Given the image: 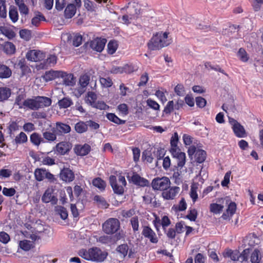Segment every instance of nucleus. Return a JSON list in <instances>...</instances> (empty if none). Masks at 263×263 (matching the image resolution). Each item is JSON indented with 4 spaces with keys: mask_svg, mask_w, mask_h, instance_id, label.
Segmentation results:
<instances>
[{
    "mask_svg": "<svg viewBox=\"0 0 263 263\" xmlns=\"http://www.w3.org/2000/svg\"><path fill=\"white\" fill-rule=\"evenodd\" d=\"M107 253L102 251L100 249L95 247L88 250L82 249L79 251V255L87 260L102 262L107 256Z\"/></svg>",
    "mask_w": 263,
    "mask_h": 263,
    "instance_id": "f257e3e1",
    "label": "nucleus"
},
{
    "mask_svg": "<svg viewBox=\"0 0 263 263\" xmlns=\"http://www.w3.org/2000/svg\"><path fill=\"white\" fill-rule=\"evenodd\" d=\"M167 32H158L156 33L148 43V49L151 50H159L170 44L171 41L168 39Z\"/></svg>",
    "mask_w": 263,
    "mask_h": 263,
    "instance_id": "f03ea898",
    "label": "nucleus"
},
{
    "mask_svg": "<svg viewBox=\"0 0 263 263\" xmlns=\"http://www.w3.org/2000/svg\"><path fill=\"white\" fill-rule=\"evenodd\" d=\"M51 100L46 97H37L34 99H28L24 101L25 108L31 110H37L39 108L49 106Z\"/></svg>",
    "mask_w": 263,
    "mask_h": 263,
    "instance_id": "7ed1b4c3",
    "label": "nucleus"
},
{
    "mask_svg": "<svg viewBox=\"0 0 263 263\" xmlns=\"http://www.w3.org/2000/svg\"><path fill=\"white\" fill-rule=\"evenodd\" d=\"M120 228V221L117 218H109L102 225L103 232L108 235L115 234Z\"/></svg>",
    "mask_w": 263,
    "mask_h": 263,
    "instance_id": "20e7f679",
    "label": "nucleus"
},
{
    "mask_svg": "<svg viewBox=\"0 0 263 263\" xmlns=\"http://www.w3.org/2000/svg\"><path fill=\"white\" fill-rule=\"evenodd\" d=\"M118 181L121 184V185H118L117 184V179L115 176L111 175L109 177V182L115 193L121 195L124 192L123 186L126 185V181L124 177L122 176H120L119 177Z\"/></svg>",
    "mask_w": 263,
    "mask_h": 263,
    "instance_id": "39448f33",
    "label": "nucleus"
},
{
    "mask_svg": "<svg viewBox=\"0 0 263 263\" xmlns=\"http://www.w3.org/2000/svg\"><path fill=\"white\" fill-rule=\"evenodd\" d=\"M170 181L167 177L156 178L153 180L152 186L155 190L164 191L170 187Z\"/></svg>",
    "mask_w": 263,
    "mask_h": 263,
    "instance_id": "423d86ee",
    "label": "nucleus"
},
{
    "mask_svg": "<svg viewBox=\"0 0 263 263\" xmlns=\"http://www.w3.org/2000/svg\"><path fill=\"white\" fill-rule=\"evenodd\" d=\"M62 37L65 42L70 45L75 47H78L82 42V36L79 33H65L63 35Z\"/></svg>",
    "mask_w": 263,
    "mask_h": 263,
    "instance_id": "0eeeda50",
    "label": "nucleus"
},
{
    "mask_svg": "<svg viewBox=\"0 0 263 263\" xmlns=\"http://www.w3.org/2000/svg\"><path fill=\"white\" fill-rule=\"evenodd\" d=\"M52 130L58 136H61L69 133L71 130V127L68 124L57 122L55 126L52 128Z\"/></svg>",
    "mask_w": 263,
    "mask_h": 263,
    "instance_id": "6e6552de",
    "label": "nucleus"
},
{
    "mask_svg": "<svg viewBox=\"0 0 263 263\" xmlns=\"http://www.w3.org/2000/svg\"><path fill=\"white\" fill-rule=\"evenodd\" d=\"M54 190L52 188H48L42 197V200L44 203L51 202L52 204L57 203L58 199L53 194Z\"/></svg>",
    "mask_w": 263,
    "mask_h": 263,
    "instance_id": "1a4fd4ad",
    "label": "nucleus"
},
{
    "mask_svg": "<svg viewBox=\"0 0 263 263\" xmlns=\"http://www.w3.org/2000/svg\"><path fill=\"white\" fill-rule=\"evenodd\" d=\"M142 234L148 239L152 243H156L158 241L156 233L148 226H143Z\"/></svg>",
    "mask_w": 263,
    "mask_h": 263,
    "instance_id": "9d476101",
    "label": "nucleus"
},
{
    "mask_svg": "<svg viewBox=\"0 0 263 263\" xmlns=\"http://www.w3.org/2000/svg\"><path fill=\"white\" fill-rule=\"evenodd\" d=\"M170 152L173 156L177 159L178 167L182 168L185 163V154L180 152V149L170 150Z\"/></svg>",
    "mask_w": 263,
    "mask_h": 263,
    "instance_id": "9b49d317",
    "label": "nucleus"
},
{
    "mask_svg": "<svg viewBox=\"0 0 263 263\" xmlns=\"http://www.w3.org/2000/svg\"><path fill=\"white\" fill-rule=\"evenodd\" d=\"M106 40L104 39L97 38L92 40L90 43V47L98 52H101L104 49Z\"/></svg>",
    "mask_w": 263,
    "mask_h": 263,
    "instance_id": "f8f14e48",
    "label": "nucleus"
},
{
    "mask_svg": "<svg viewBox=\"0 0 263 263\" xmlns=\"http://www.w3.org/2000/svg\"><path fill=\"white\" fill-rule=\"evenodd\" d=\"M60 178L65 182H71L74 179L73 172L69 168H64L60 174Z\"/></svg>",
    "mask_w": 263,
    "mask_h": 263,
    "instance_id": "ddd939ff",
    "label": "nucleus"
},
{
    "mask_svg": "<svg viewBox=\"0 0 263 263\" xmlns=\"http://www.w3.org/2000/svg\"><path fill=\"white\" fill-rule=\"evenodd\" d=\"M43 54L40 51L35 50L29 51L26 55V58L27 60L33 62L41 61L43 59Z\"/></svg>",
    "mask_w": 263,
    "mask_h": 263,
    "instance_id": "4468645a",
    "label": "nucleus"
},
{
    "mask_svg": "<svg viewBox=\"0 0 263 263\" xmlns=\"http://www.w3.org/2000/svg\"><path fill=\"white\" fill-rule=\"evenodd\" d=\"M179 187L174 186L169 188L168 190L166 189L162 193L163 197L167 200L173 199L176 195L178 193Z\"/></svg>",
    "mask_w": 263,
    "mask_h": 263,
    "instance_id": "2eb2a0df",
    "label": "nucleus"
},
{
    "mask_svg": "<svg viewBox=\"0 0 263 263\" xmlns=\"http://www.w3.org/2000/svg\"><path fill=\"white\" fill-rule=\"evenodd\" d=\"M234 123L232 127L235 136L238 138H245L247 136V133L243 127L237 121H234Z\"/></svg>",
    "mask_w": 263,
    "mask_h": 263,
    "instance_id": "dca6fc26",
    "label": "nucleus"
},
{
    "mask_svg": "<svg viewBox=\"0 0 263 263\" xmlns=\"http://www.w3.org/2000/svg\"><path fill=\"white\" fill-rule=\"evenodd\" d=\"M60 77L63 79V84L66 86H73L75 84L73 75L61 71Z\"/></svg>",
    "mask_w": 263,
    "mask_h": 263,
    "instance_id": "f3484780",
    "label": "nucleus"
},
{
    "mask_svg": "<svg viewBox=\"0 0 263 263\" xmlns=\"http://www.w3.org/2000/svg\"><path fill=\"white\" fill-rule=\"evenodd\" d=\"M132 182L136 185L141 186H148L149 182L147 180L140 177L138 174H134L132 177Z\"/></svg>",
    "mask_w": 263,
    "mask_h": 263,
    "instance_id": "a211bd4d",
    "label": "nucleus"
},
{
    "mask_svg": "<svg viewBox=\"0 0 263 263\" xmlns=\"http://www.w3.org/2000/svg\"><path fill=\"white\" fill-rule=\"evenodd\" d=\"M89 81L90 76L87 74H84L80 77L79 83L81 88L79 92H81V93L85 91V88L89 84Z\"/></svg>",
    "mask_w": 263,
    "mask_h": 263,
    "instance_id": "6ab92c4d",
    "label": "nucleus"
},
{
    "mask_svg": "<svg viewBox=\"0 0 263 263\" xmlns=\"http://www.w3.org/2000/svg\"><path fill=\"white\" fill-rule=\"evenodd\" d=\"M236 210V204L234 202H230L228 205L226 212L224 213L222 215L223 219H227L235 213Z\"/></svg>",
    "mask_w": 263,
    "mask_h": 263,
    "instance_id": "aec40b11",
    "label": "nucleus"
},
{
    "mask_svg": "<svg viewBox=\"0 0 263 263\" xmlns=\"http://www.w3.org/2000/svg\"><path fill=\"white\" fill-rule=\"evenodd\" d=\"M60 74H61V71L50 70L46 71L43 76V78L45 81L48 82L52 81L57 78H60Z\"/></svg>",
    "mask_w": 263,
    "mask_h": 263,
    "instance_id": "412c9836",
    "label": "nucleus"
},
{
    "mask_svg": "<svg viewBox=\"0 0 263 263\" xmlns=\"http://www.w3.org/2000/svg\"><path fill=\"white\" fill-rule=\"evenodd\" d=\"M90 150V146L88 144L83 145H77L74 148L76 153L78 155L85 156L88 154Z\"/></svg>",
    "mask_w": 263,
    "mask_h": 263,
    "instance_id": "4be33fe9",
    "label": "nucleus"
},
{
    "mask_svg": "<svg viewBox=\"0 0 263 263\" xmlns=\"http://www.w3.org/2000/svg\"><path fill=\"white\" fill-rule=\"evenodd\" d=\"M224 257H230L233 261H237L240 257V253L237 250H226L223 253Z\"/></svg>",
    "mask_w": 263,
    "mask_h": 263,
    "instance_id": "5701e85b",
    "label": "nucleus"
},
{
    "mask_svg": "<svg viewBox=\"0 0 263 263\" xmlns=\"http://www.w3.org/2000/svg\"><path fill=\"white\" fill-rule=\"evenodd\" d=\"M70 145L66 142H62L56 145V151L61 155H64L69 151Z\"/></svg>",
    "mask_w": 263,
    "mask_h": 263,
    "instance_id": "b1692460",
    "label": "nucleus"
},
{
    "mask_svg": "<svg viewBox=\"0 0 263 263\" xmlns=\"http://www.w3.org/2000/svg\"><path fill=\"white\" fill-rule=\"evenodd\" d=\"M12 71L7 66L0 64V78L7 79L11 77Z\"/></svg>",
    "mask_w": 263,
    "mask_h": 263,
    "instance_id": "393cba45",
    "label": "nucleus"
},
{
    "mask_svg": "<svg viewBox=\"0 0 263 263\" xmlns=\"http://www.w3.org/2000/svg\"><path fill=\"white\" fill-rule=\"evenodd\" d=\"M11 94V89L7 87H0V102L7 100Z\"/></svg>",
    "mask_w": 263,
    "mask_h": 263,
    "instance_id": "a878e982",
    "label": "nucleus"
},
{
    "mask_svg": "<svg viewBox=\"0 0 263 263\" xmlns=\"http://www.w3.org/2000/svg\"><path fill=\"white\" fill-rule=\"evenodd\" d=\"M76 6H75L73 4H68L64 11L65 17L67 18L72 17L76 14Z\"/></svg>",
    "mask_w": 263,
    "mask_h": 263,
    "instance_id": "bb28decb",
    "label": "nucleus"
},
{
    "mask_svg": "<svg viewBox=\"0 0 263 263\" xmlns=\"http://www.w3.org/2000/svg\"><path fill=\"white\" fill-rule=\"evenodd\" d=\"M138 10L134 7L130 8L127 12L128 14L124 15L122 17L123 23L126 24H129L130 23V22L129 21V17L130 16V19H132L133 16L138 14Z\"/></svg>",
    "mask_w": 263,
    "mask_h": 263,
    "instance_id": "cd10ccee",
    "label": "nucleus"
},
{
    "mask_svg": "<svg viewBox=\"0 0 263 263\" xmlns=\"http://www.w3.org/2000/svg\"><path fill=\"white\" fill-rule=\"evenodd\" d=\"M73 104L72 100L67 97H64L63 99L60 100L58 104L60 108H67Z\"/></svg>",
    "mask_w": 263,
    "mask_h": 263,
    "instance_id": "c85d7f7f",
    "label": "nucleus"
},
{
    "mask_svg": "<svg viewBox=\"0 0 263 263\" xmlns=\"http://www.w3.org/2000/svg\"><path fill=\"white\" fill-rule=\"evenodd\" d=\"M93 200L97 203L98 205L101 208L106 209L107 208L109 205L105 199L101 196H95Z\"/></svg>",
    "mask_w": 263,
    "mask_h": 263,
    "instance_id": "c756f323",
    "label": "nucleus"
},
{
    "mask_svg": "<svg viewBox=\"0 0 263 263\" xmlns=\"http://www.w3.org/2000/svg\"><path fill=\"white\" fill-rule=\"evenodd\" d=\"M92 184L100 191H104L106 187L105 182L99 177L96 178L92 180Z\"/></svg>",
    "mask_w": 263,
    "mask_h": 263,
    "instance_id": "7c9ffc66",
    "label": "nucleus"
},
{
    "mask_svg": "<svg viewBox=\"0 0 263 263\" xmlns=\"http://www.w3.org/2000/svg\"><path fill=\"white\" fill-rule=\"evenodd\" d=\"M154 156L157 159L156 162L155 166L158 167L159 165V163H161V161L162 160L164 156V149H157V151H155L153 152Z\"/></svg>",
    "mask_w": 263,
    "mask_h": 263,
    "instance_id": "2f4dec72",
    "label": "nucleus"
},
{
    "mask_svg": "<svg viewBox=\"0 0 263 263\" xmlns=\"http://www.w3.org/2000/svg\"><path fill=\"white\" fill-rule=\"evenodd\" d=\"M41 21H45L44 16L39 12H37L35 16L31 20V24L35 26H38Z\"/></svg>",
    "mask_w": 263,
    "mask_h": 263,
    "instance_id": "473e14b6",
    "label": "nucleus"
},
{
    "mask_svg": "<svg viewBox=\"0 0 263 263\" xmlns=\"http://www.w3.org/2000/svg\"><path fill=\"white\" fill-rule=\"evenodd\" d=\"M106 117L109 120L117 124H123L125 123V120H122L119 119L117 116L112 113H108L106 115Z\"/></svg>",
    "mask_w": 263,
    "mask_h": 263,
    "instance_id": "72a5a7b5",
    "label": "nucleus"
},
{
    "mask_svg": "<svg viewBox=\"0 0 263 263\" xmlns=\"http://www.w3.org/2000/svg\"><path fill=\"white\" fill-rule=\"evenodd\" d=\"M97 241L102 244L114 243L112 236L102 235L97 239Z\"/></svg>",
    "mask_w": 263,
    "mask_h": 263,
    "instance_id": "f704fd0d",
    "label": "nucleus"
},
{
    "mask_svg": "<svg viewBox=\"0 0 263 263\" xmlns=\"http://www.w3.org/2000/svg\"><path fill=\"white\" fill-rule=\"evenodd\" d=\"M76 131L78 133H83L85 132L87 129V123L82 121L79 122L75 125L74 127Z\"/></svg>",
    "mask_w": 263,
    "mask_h": 263,
    "instance_id": "c9c22d12",
    "label": "nucleus"
},
{
    "mask_svg": "<svg viewBox=\"0 0 263 263\" xmlns=\"http://www.w3.org/2000/svg\"><path fill=\"white\" fill-rule=\"evenodd\" d=\"M196 160L198 163H202L205 160L206 152L202 149H198L195 154Z\"/></svg>",
    "mask_w": 263,
    "mask_h": 263,
    "instance_id": "e433bc0d",
    "label": "nucleus"
},
{
    "mask_svg": "<svg viewBox=\"0 0 263 263\" xmlns=\"http://www.w3.org/2000/svg\"><path fill=\"white\" fill-rule=\"evenodd\" d=\"M30 141L34 145L39 146L43 140L39 134L34 133L30 136Z\"/></svg>",
    "mask_w": 263,
    "mask_h": 263,
    "instance_id": "4c0bfd02",
    "label": "nucleus"
},
{
    "mask_svg": "<svg viewBox=\"0 0 263 263\" xmlns=\"http://www.w3.org/2000/svg\"><path fill=\"white\" fill-rule=\"evenodd\" d=\"M4 50L7 54H12L15 52V47L13 43L7 42L4 45Z\"/></svg>",
    "mask_w": 263,
    "mask_h": 263,
    "instance_id": "58836bf2",
    "label": "nucleus"
},
{
    "mask_svg": "<svg viewBox=\"0 0 263 263\" xmlns=\"http://www.w3.org/2000/svg\"><path fill=\"white\" fill-rule=\"evenodd\" d=\"M46 171V170L42 168L36 169L34 172L35 179L39 181L43 180L45 179Z\"/></svg>",
    "mask_w": 263,
    "mask_h": 263,
    "instance_id": "ea45409f",
    "label": "nucleus"
},
{
    "mask_svg": "<svg viewBox=\"0 0 263 263\" xmlns=\"http://www.w3.org/2000/svg\"><path fill=\"white\" fill-rule=\"evenodd\" d=\"M9 15L13 22L15 23L18 20V13L15 7L11 6L10 7Z\"/></svg>",
    "mask_w": 263,
    "mask_h": 263,
    "instance_id": "a19ab883",
    "label": "nucleus"
},
{
    "mask_svg": "<svg viewBox=\"0 0 263 263\" xmlns=\"http://www.w3.org/2000/svg\"><path fill=\"white\" fill-rule=\"evenodd\" d=\"M19 246L22 249L25 251H28L33 247V245L31 241L24 240L20 241Z\"/></svg>",
    "mask_w": 263,
    "mask_h": 263,
    "instance_id": "79ce46f5",
    "label": "nucleus"
},
{
    "mask_svg": "<svg viewBox=\"0 0 263 263\" xmlns=\"http://www.w3.org/2000/svg\"><path fill=\"white\" fill-rule=\"evenodd\" d=\"M55 211L62 219L65 220L67 218L68 212L64 207L61 206H57L56 207Z\"/></svg>",
    "mask_w": 263,
    "mask_h": 263,
    "instance_id": "37998d69",
    "label": "nucleus"
},
{
    "mask_svg": "<svg viewBox=\"0 0 263 263\" xmlns=\"http://www.w3.org/2000/svg\"><path fill=\"white\" fill-rule=\"evenodd\" d=\"M128 250V245L125 243L119 245L116 249V251L122 254L124 257L127 255Z\"/></svg>",
    "mask_w": 263,
    "mask_h": 263,
    "instance_id": "c03bdc74",
    "label": "nucleus"
},
{
    "mask_svg": "<svg viewBox=\"0 0 263 263\" xmlns=\"http://www.w3.org/2000/svg\"><path fill=\"white\" fill-rule=\"evenodd\" d=\"M58 135L55 133L54 132L52 131V133L49 132H45L43 133V137L47 140L49 141H54L57 139V136Z\"/></svg>",
    "mask_w": 263,
    "mask_h": 263,
    "instance_id": "a18cd8bd",
    "label": "nucleus"
},
{
    "mask_svg": "<svg viewBox=\"0 0 263 263\" xmlns=\"http://www.w3.org/2000/svg\"><path fill=\"white\" fill-rule=\"evenodd\" d=\"M97 99V95L92 91H89L87 93V102L92 106L96 102Z\"/></svg>",
    "mask_w": 263,
    "mask_h": 263,
    "instance_id": "49530a36",
    "label": "nucleus"
},
{
    "mask_svg": "<svg viewBox=\"0 0 263 263\" xmlns=\"http://www.w3.org/2000/svg\"><path fill=\"white\" fill-rule=\"evenodd\" d=\"M224 206L219 204L212 203L210 205V211L215 214H218L220 213Z\"/></svg>",
    "mask_w": 263,
    "mask_h": 263,
    "instance_id": "de8ad7c7",
    "label": "nucleus"
},
{
    "mask_svg": "<svg viewBox=\"0 0 263 263\" xmlns=\"http://www.w3.org/2000/svg\"><path fill=\"white\" fill-rule=\"evenodd\" d=\"M14 140L16 144L25 143L27 141V135L24 133L21 132L18 135L16 136Z\"/></svg>",
    "mask_w": 263,
    "mask_h": 263,
    "instance_id": "09e8293b",
    "label": "nucleus"
},
{
    "mask_svg": "<svg viewBox=\"0 0 263 263\" xmlns=\"http://www.w3.org/2000/svg\"><path fill=\"white\" fill-rule=\"evenodd\" d=\"M237 55L240 60L242 62H246L248 61L249 57L247 52L243 48H241L239 49Z\"/></svg>",
    "mask_w": 263,
    "mask_h": 263,
    "instance_id": "8fccbe9b",
    "label": "nucleus"
},
{
    "mask_svg": "<svg viewBox=\"0 0 263 263\" xmlns=\"http://www.w3.org/2000/svg\"><path fill=\"white\" fill-rule=\"evenodd\" d=\"M16 4L18 6L21 13H23L25 15L28 13V8L24 4L23 0L20 1L19 3H16Z\"/></svg>",
    "mask_w": 263,
    "mask_h": 263,
    "instance_id": "3c124183",
    "label": "nucleus"
},
{
    "mask_svg": "<svg viewBox=\"0 0 263 263\" xmlns=\"http://www.w3.org/2000/svg\"><path fill=\"white\" fill-rule=\"evenodd\" d=\"M25 96L24 95H18L15 100V104L18 106L19 108H25L24 101Z\"/></svg>",
    "mask_w": 263,
    "mask_h": 263,
    "instance_id": "603ef678",
    "label": "nucleus"
},
{
    "mask_svg": "<svg viewBox=\"0 0 263 263\" xmlns=\"http://www.w3.org/2000/svg\"><path fill=\"white\" fill-rule=\"evenodd\" d=\"M178 141V136L177 133H175L173 136L171 138V150L176 149L178 150L179 148L177 147V143Z\"/></svg>",
    "mask_w": 263,
    "mask_h": 263,
    "instance_id": "864d4df0",
    "label": "nucleus"
},
{
    "mask_svg": "<svg viewBox=\"0 0 263 263\" xmlns=\"http://www.w3.org/2000/svg\"><path fill=\"white\" fill-rule=\"evenodd\" d=\"M259 251L255 249L252 253L251 256V261L252 263H259L260 258L259 257Z\"/></svg>",
    "mask_w": 263,
    "mask_h": 263,
    "instance_id": "5fc2aeb1",
    "label": "nucleus"
},
{
    "mask_svg": "<svg viewBox=\"0 0 263 263\" xmlns=\"http://www.w3.org/2000/svg\"><path fill=\"white\" fill-rule=\"evenodd\" d=\"M154 154L150 152L145 151L143 152L142 157L148 163H152L154 160Z\"/></svg>",
    "mask_w": 263,
    "mask_h": 263,
    "instance_id": "6e6d98bb",
    "label": "nucleus"
},
{
    "mask_svg": "<svg viewBox=\"0 0 263 263\" xmlns=\"http://www.w3.org/2000/svg\"><path fill=\"white\" fill-rule=\"evenodd\" d=\"M92 107L100 110H106L109 108V106L103 101L96 102Z\"/></svg>",
    "mask_w": 263,
    "mask_h": 263,
    "instance_id": "4d7b16f0",
    "label": "nucleus"
},
{
    "mask_svg": "<svg viewBox=\"0 0 263 263\" xmlns=\"http://www.w3.org/2000/svg\"><path fill=\"white\" fill-rule=\"evenodd\" d=\"M6 16L5 0H0V16L5 18Z\"/></svg>",
    "mask_w": 263,
    "mask_h": 263,
    "instance_id": "13d9d810",
    "label": "nucleus"
},
{
    "mask_svg": "<svg viewBox=\"0 0 263 263\" xmlns=\"http://www.w3.org/2000/svg\"><path fill=\"white\" fill-rule=\"evenodd\" d=\"M108 52L112 54L114 53L117 49V44L116 42L110 41L107 45Z\"/></svg>",
    "mask_w": 263,
    "mask_h": 263,
    "instance_id": "bf43d9fd",
    "label": "nucleus"
},
{
    "mask_svg": "<svg viewBox=\"0 0 263 263\" xmlns=\"http://www.w3.org/2000/svg\"><path fill=\"white\" fill-rule=\"evenodd\" d=\"M130 223L132 226V228L134 232L137 231L139 230V221L138 217L137 216H134L130 219Z\"/></svg>",
    "mask_w": 263,
    "mask_h": 263,
    "instance_id": "052dcab7",
    "label": "nucleus"
},
{
    "mask_svg": "<svg viewBox=\"0 0 263 263\" xmlns=\"http://www.w3.org/2000/svg\"><path fill=\"white\" fill-rule=\"evenodd\" d=\"M100 81L102 85H103L104 87H109L112 85V80L109 78H101L100 79Z\"/></svg>",
    "mask_w": 263,
    "mask_h": 263,
    "instance_id": "680f3d73",
    "label": "nucleus"
},
{
    "mask_svg": "<svg viewBox=\"0 0 263 263\" xmlns=\"http://www.w3.org/2000/svg\"><path fill=\"white\" fill-rule=\"evenodd\" d=\"M16 191L13 188L4 187L3 190V194L8 197H11L15 195Z\"/></svg>",
    "mask_w": 263,
    "mask_h": 263,
    "instance_id": "e2e57ef3",
    "label": "nucleus"
},
{
    "mask_svg": "<svg viewBox=\"0 0 263 263\" xmlns=\"http://www.w3.org/2000/svg\"><path fill=\"white\" fill-rule=\"evenodd\" d=\"M20 35L21 38L26 41H28L30 39V31L28 30L22 29L20 31Z\"/></svg>",
    "mask_w": 263,
    "mask_h": 263,
    "instance_id": "0e129e2a",
    "label": "nucleus"
},
{
    "mask_svg": "<svg viewBox=\"0 0 263 263\" xmlns=\"http://www.w3.org/2000/svg\"><path fill=\"white\" fill-rule=\"evenodd\" d=\"M174 108L175 105L173 101H170L165 107L163 111L166 114H170L173 110Z\"/></svg>",
    "mask_w": 263,
    "mask_h": 263,
    "instance_id": "69168bd1",
    "label": "nucleus"
},
{
    "mask_svg": "<svg viewBox=\"0 0 263 263\" xmlns=\"http://www.w3.org/2000/svg\"><path fill=\"white\" fill-rule=\"evenodd\" d=\"M197 216V211L196 209H191L189 211V213L186 215V218L191 221H195Z\"/></svg>",
    "mask_w": 263,
    "mask_h": 263,
    "instance_id": "338daca9",
    "label": "nucleus"
},
{
    "mask_svg": "<svg viewBox=\"0 0 263 263\" xmlns=\"http://www.w3.org/2000/svg\"><path fill=\"white\" fill-rule=\"evenodd\" d=\"M196 103L199 107L203 108L205 106L206 101L203 98L198 97L196 98Z\"/></svg>",
    "mask_w": 263,
    "mask_h": 263,
    "instance_id": "774afa93",
    "label": "nucleus"
}]
</instances>
